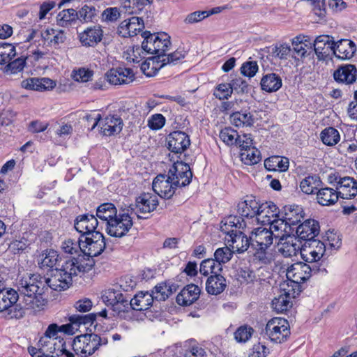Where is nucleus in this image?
<instances>
[{"instance_id": "obj_1", "label": "nucleus", "mask_w": 357, "mask_h": 357, "mask_svg": "<svg viewBox=\"0 0 357 357\" xmlns=\"http://www.w3.org/2000/svg\"><path fill=\"white\" fill-rule=\"evenodd\" d=\"M85 265V267L83 265L77 266L69 259L61 268H56L50 278H45L39 274H32L22 278L17 288L25 307L33 312L41 310L46 304V300L43 296L45 284L55 291L65 290L69 287L73 276L84 273V268L87 269L90 266L87 264Z\"/></svg>"}, {"instance_id": "obj_2", "label": "nucleus", "mask_w": 357, "mask_h": 357, "mask_svg": "<svg viewBox=\"0 0 357 357\" xmlns=\"http://www.w3.org/2000/svg\"><path fill=\"white\" fill-rule=\"evenodd\" d=\"M66 326L63 325L59 328L56 324H50L40 338L38 348H28L30 355L32 357H75L74 354L68 349L63 338L58 335Z\"/></svg>"}, {"instance_id": "obj_3", "label": "nucleus", "mask_w": 357, "mask_h": 357, "mask_svg": "<svg viewBox=\"0 0 357 357\" xmlns=\"http://www.w3.org/2000/svg\"><path fill=\"white\" fill-rule=\"evenodd\" d=\"M105 248V239L100 231H98L90 235L83 236L79 238V248L82 254L70 259L79 266L83 265L85 267L86 264L87 266L90 265L89 268H84V273H87L95 265L93 257L100 255Z\"/></svg>"}, {"instance_id": "obj_4", "label": "nucleus", "mask_w": 357, "mask_h": 357, "mask_svg": "<svg viewBox=\"0 0 357 357\" xmlns=\"http://www.w3.org/2000/svg\"><path fill=\"white\" fill-rule=\"evenodd\" d=\"M25 307L21 294L11 289L0 291V312L8 319L22 318L25 314Z\"/></svg>"}, {"instance_id": "obj_5", "label": "nucleus", "mask_w": 357, "mask_h": 357, "mask_svg": "<svg viewBox=\"0 0 357 357\" xmlns=\"http://www.w3.org/2000/svg\"><path fill=\"white\" fill-rule=\"evenodd\" d=\"M108 339L105 335H99L91 333L78 335L75 337L71 346L77 354L89 356L93 354L101 346L106 345Z\"/></svg>"}, {"instance_id": "obj_6", "label": "nucleus", "mask_w": 357, "mask_h": 357, "mask_svg": "<svg viewBox=\"0 0 357 357\" xmlns=\"http://www.w3.org/2000/svg\"><path fill=\"white\" fill-rule=\"evenodd\" d=\"M144 40L142 49L148 54L160 56L161 59L171 45L170 36L165 33H151L146 31L142 33Z\"/></svg>"}, {"instance_id": "obj_7", "label": "nucleus", "mask_w": 357, "mask_h": 357, "mask_svg": "<svg viewBox=\"0 0 357 357\" xmlns=\"http://www.w3.org/2000/svg\"><path fill=\"white\" fill-rule=\"evenodd\" d=\"M326 271V268H320L317 264L310 265L299 262L292 264L287 270L286 276L288 280L296 286L308 280L312 273Z\"/></svg>"}, {"instance_id": "obj_8", "label": "nucleus", "mask_w": 357, "mask_h": 357, "mask_svg": "<svg viewBox=\"0 0 357 357\" xmlns=\"http://www.w3.org/2000/svg\"><path fill=\"white\" fill-rule=\"evenodd\" d=\"M123 213H119L114 220L109 222L106 227L107 233L114 237L121 238L125 236L133 225L130 215L134 212V208L129 206L124 209Z\"/></svg>"}, {"instance_id": "obj_9", "label": "nucleus", "mask_w": 357, "mask_h": 357, "mask_svg": "<svg viewBox=\"0 0 357 357\" xmlns=\"http://www.w3.org/2000/svg\"><path fill=\"white\" fill-rule=\"evenodd\" d=\"M266 334L275 343H282L287 340L290 335L289 324L285 319L275 317L268 321L266 326Z\"/></svg>"}, {"instance_id": "obj_10", "label": "nucleus", "mask_w": 357, "mask_h": 357, "mask_svg": "<svg viewBox=\"0 0 357 357\" xmlns=\"http://www.w3.org/2000/svg\"><path fill=\"white\" fill-rule=\"evenodd\" d=\"M167 174L177 188L189 185L192 178L189 165L182 161L174 162L169 169Z\"/></svg>"}, {"instance_id": "obj_11", "label": "nucleus", "mask_w": 357, "mask_h": 357, "mask_svg": "<svg viewBox=\"0 0 357 357\" xmlns=\"http://www.w3.org/2000/svg\"><path fill=\"white\" fill-rule=\"evenodd\" d=\"M152 188L158 196L168 199L174 195L177 187L168 174H159L153 179Z\"/></svg>"}, {"instance_id": "obj_12", "label": "nucleus", "mask_w": 357, "mask_h": 357, "mask_svg": "<svg viewBox=\"0 0 357 357\" xmlns=\"http://www.w3.org/2000/svg\"><path fill=\"white\" fill-rule=\"evenodd\" d=\"M261 202L252 196H247L244 201L238 204V213L241 218H252L257 220L259 212L266 208V205H260Z\"/></svg>"}, {"instance_id": "obj_13", "label": "nucleus", "mask_w": 357, "mask_h": 357, "mask_svg": "<svg viewBox=\"0 0 357 357\" xmlns=\"http://www.w3.org/2000/svg\"><path fill=\"white\" fill-rule=\"evenodd\" d=\"M262 225H269L268 230L271 231L273 237L275 239L280 238V241H283L284 237L294 231V228H290L284 216L281 218L278 216L274 219L262 220Z\"/></svg>"}, {"instance_id": "obj_14", "label": "nucleus", "mask_w": 357, "mask_h": 357, "mask_svg": "<svg viewBox=\"0 0 357 357\" xmlns=\"http://www.w3.org/2000/svg\"><path fill=\"white\" fill-rule=\"evenodd\" d=\"M249 238L252 248L261 247V249H268L273 244L274 238L271 231L262 227L252 229Z\"/></svg>"}, {"instance_id": "obj_15", "label": "nucleus", "mask_w": 357, "mask_h": 357, "mask_svg": "<svg viewBox=\"0 0 357 357\" xmlns=\"http://www.w3.org/2000/svg\"><path fill=\"white\" fill-rule=\"evenodd\" d=\"M100 132L104 136H112L120 133L123 127L122 119L117 114H108L99 122Z\"/></svg>"}, {"instance_id": "obj_16", "label": "nucleus", "mask_w": 357, "mask_h": 357, "mask_svg": "<svg viewBox=\"0 0 357 357\" xmlns=\"http://www.w3.org/2000/svg\"><path fill=\"white\" fill-rule=\"evenodd\" d=\"M107 81L113 85L127 84L135 79V74L131 68H112L105 74Z\"/></svg>"}, {"instance_id": "obj_17", "label": "nucleus", "mask_w": 357, "mask_h": 357, "mask_svg": "<svg viewBox=\"0 0 357 357\" xmlns=\"http://www.w3.org/2000/svg\"><path fill=\"white\" fill-rule=\"evenodd\" d=\"M190 145V137L184 132L174 131L167 137V148L174 153H182Z\"/></svg>"}, {"instance_id": "obj_18", "label": "nucleus", "mask_w": 357, "mask_h": 357, "mask_svg": "<svg viewBox=\"0 0 357 357\" xmlns=\"http://www.w3.org/2000/svg\"><path fill=\"white\" fill-rule=\"evenodd\" d=\"M98 226L97 218L94 215L89 213L78 215L74 223L75 229L81 234L80 237L98 231L96 230Z\"/></svg>"}, {"instance_id": "obj_19", "label": "nucleus", "mask_w": 357, "mask_h": 357, "mask_svg": "<svg viewBox=\"0 0 357 357\" xmlns=\"http://www.w3.org/2000/svg\"><path fill=\"white\" fill-rule=\"evenodd\" d=\"M333 38L328 35H321L316 38L312 43L314 50L319 60H325L331 54H333Z\"/></svg>"}, {"instance_id": "obj_20", "label": "nucleus", "mask_w": 357, "mask_h": 357, "mask_svg": "<svg viewBox=\"0 0 357 357\" xmlns=\"http://www.w3.org/2000/svg\"><path fill=\"white\" fill-rule=\"evenodd\" d=\"M158 205L157 195L150 193H143L136 199L134 208V212L138 218L142 217L137 213H147L153 211Z\"/></svg>"}, {"instance_id": "obj_21", "label": "nucleus", "mask_w": 357, "mask_h": 357, "mask_svg": "<svg viewBox=\"0 0 357 357\" xmlns=\"http://www.w3.org/2000/svg\"><path fill=\"white\" fill-rule=\"evenodd\" d=\"M144 28V21L138 17L123 20L118 27V33L122 37H133Z\"/></svg>"}, {"instance_id": "obj_22", "label": "nucleus", "mask_w": 357, "mask_h": 357, "mask_svg": "<svg viewBox=\"0 0 357 357\" xmlns=\"http://www.w3.org/2000/svg\"><path fill=\"white\" fill-rule=\"evenodd\" d=\"M319 233V224L315 220H306L296 228L297 238L305 241H312Z\"/></svg>"}, {"instance_id": "obj_23", "label": "nucleus", "mask_w": 357, "mask_h": 357, "mask_svg": "<svg viewBox=\"0 0 357 357\" xmlns=\"http://www.w3.org/2000/svg\"><path fill=\"white\" fill-rule=\"evenodd\" d=\"M103 301L109 306L111 305L114 311H124L123 307H128V299L119 291L108 289L102 296Z\"/></svg>"}, {"instance_id": "obj_24", "label": "nucleus", "mask_w": 357, "mask_h": 357, "mask_svg": "<svg viewBox=\"0 0 357 357\" xmlns=\"http://www.w3.org/2000/svg\"><path fill=\"white\" fill-rule=\"evenodd\" d=\"M103 31L99 25H95L85 29L79 35V41L83 46L94 47L102 40Z\"/></svg>"}, {"instance_id": "obj_25", "label": "nucleus", "mask_w": 357, "mask_h": 357, "mask_svg": "<svg viewBox=\"0 0 357 357\" xmlns=\"http://www.w3.org/2000/svg\"><path fill=\"white\" fill-rule=\"evenodd\" d=\"M229 247L234 252L243 253L248 250L250 245V238L241 231H231L226 238Z\"/></svg>"}, {"instance_id": "obj_26", "label": "nucleus", "mask_w": 357, "mask_h": 357, "mask_svg": "<svg viewBox=\"0 0 357 357\" xmlns=\"http://www.w3.org/2000/svg\"><path fill=\"white\" fill-rule=\"evenodd\" d=\"M200 288L194 284L185 286L177 295L176 303L183 306H189L195 303L199 297Z\"/></svg>"}, {"instance_id": "obj_27", "label": "nucleus", "mask_w": 357, "mask_h": 357, "mask_svg": "<svg viewBox=\"0 0 357 357\" xmlns=\"http://www.w3.org/2000/svg\"><path fill=\"white\" fill-rule=\"evenodd\" d=\"M333 77L338 83L351 84L356 80L357 69L353 64L342 66L334 71Z\"/></svg>"}, {"instance_id": "obj_28", "label": "nucleus", "mask_w": 357, "mask_h": 357, "mask_svg": "<svg viewBox=\"0 0 357 357\" xmlns=\"http://www.w3.org/2000/svg\"><path fill=\"white\" fill-rule=\"evenodd\" d=\"M356 51L355 43L347 39H342L334 42L333 54L342 60L349 59Z\"/></svg>"}, {"instance_id": "obj_29", "label": "nucleus", "mask_w": 357, "mask_h": 357, "mask_svg": "<svg viewBox=\"0 0 357 357\" xmlns=\"http://www.w3.org/2000/svg\"><path fill=\"white\" fill-rule=\"evenodd\" d=\"M56 86L55 82L47 77H31L22 81L21 86L27 90L43 91L51 90Z\"/></svg>"}, {"instance_id": "obj_30", "label": "nucleus", "mask_w": 357, "mask_h": 357, "mask_svg": "<svg viewBox=\"0 0 357 357\" xmlns=\"http://www.w3.org/2000/svg\"><path fill=\"white\" fill-rule=\"evenodd\" d=\"M279 245L278 250L284 257L295 256L298 252H301V243L291 234L284 237L283 241H280Z\"/></svg>"}, {"instance_id": "obj_31", "label": "nucleus", "mask_w": 357, "mask_h": 357, "mask_svg": "<svg viewBox=\"0 0 357 357\" xmlns=\"http://www.w3.org/2000/svg\"><path fill=\"white\" fill-rule=\"evenodd\" d=\"M339 195L342 199H351L357 194V182L353 178L345 176L337 181Z\"/></svg>"}, {"instance_id": "obj_32", "label": "nucleus", "mask_w": 357, "mask_h": 357, "mask_svg": "<svg viewBox=\"0 0 357 357\" xmlns=\"http://www.w3.org/2000/svg\"><path fill=\"white\" fill-rule=\"evenodd\" d=\"M154 298L149 291L139 292L134 298L128 300V306L134 310H146L149 309L154 301Z\"/></svg>"}, {"instance_id": "obj_33", "label": "nucleus", "mask_w": 357, "mask_h": 357, "mask_svg": "<svg viewBox=\"0 0 357 357\" xmlns=\"http://www.w3.org/2000/svg\"><path fill=\"white\" fill-rule=\"evenodd\" d=\"M227 287L225 278L220 273L211 275L206 282V290L211 295H218L224 291Z\"/></svg>"}, {"instance_id": "obj_34", "label": "nucleus", "mask_w": 357, "mask_h": 357, "mask_svg": "<svg viewBox=\"0 0 357 357\" xmlns=\"http://www.w3.org/2000/svg\"><path fill=\"white\" fill-rule=\"evenodd\" d=\"M260 85L263 91L273 93L278 91L282 87V81L280 75L271 73L262 77Z\"/></svg>"}, {"instance_id": "obj_35", "label": "nucleus", "mask_w": 357, "mask_h": 357, "mask_svg": "<svg viewBox=\"0 0 357 357\" xmlns=\"http://www.w3.org/2000/svg\"><path fill=\"white\" fill-rule=\"evenodd\" d=\"M294 286L292 285V287ZM284 293L280 295L278 298H275L272 301V307L278 312H283L287 311L291 307V303L290 298L294 297V289H284Z\"/></svg>"}, {"instance_id": "obj_36", "label": "nucleus", "mask_w": 357, "mask_h": 357, "mask_svg": "<svg viewBox=\"0 0 357 357\" xmlns=\"http://www.w3.org/2000/svg\"><path fill=\"white\" fill-rule=\"evenodd\" d=\"M294 51L300 56L305 57L308 50H312L310 38L305 35H298L291 40Z\"/></svg>"}, {"instance_id": "obj_37", "label": "nucleus", "mask_w": 357, "mask_h": 357, "mask_svg": "<svg viewBox=\"0 0 357 357\" xmlns=\"http://www.w3.org/2000/svg\"><path fill=\"white\" fill-rule=\"evenodd\" d=\"M316 194L317 202L322 206L334 204L340 197L338 192L328 187L319 188Z\"/></svg>"}, {"instance_id": "obj_38", "label": "nucleus", "mask_w": 357, "mask_h": 357, "mask_svg": "<svg viewBox=\"0 0 357 357\" xmlns=\"http://www.w3.org/2000/svg\"><path fill=\"white\" fill-rule=\"evenodd\" d=\"M165 67V63H162L160 56H154L144 61L141 65V70L147 77L156 75L158 71Z\"/></svg>"}, {"instance_id": "obj_39", "label": "nucleus", "mask_w": 357, "mask_h": 357, "mask_svg": "<svg viewBox=\"0 0 357 357\" xmlns=\"http://www.w3.org/2000/svg\"><path fill=\"white\" fill-rule=\"evenodd\" d=\"M117 215L116 208L113 204L104 203L97 208L96 217L105 222L107 227Z\"/></svg>"}, {"instance_id": "obj_40", "label": "nucleus", "mask_w": 357, "mask_h": 357, "mask_svg": "<svg viewBox=\"0 0 357 357\" xmlns=\"http://www.w3.org/2000/svg\"><path fill=\"white\" fill-rule=\"evenodd\" d=\"M321 184L322 182L319 176L310 175L301 181L300 188L305 194L313 195L317 193Z\"/></svg>"}, {"instance_id": "obj_41", "label": "nucleus", "mask_w": 357, "mask_h": 357, "mask_svg": "<svg viewBox=\"0 0 357 357\" xmlns=\"http://www.w3.org/2000/svg\"><path fill=\"white\" fill-rule=\"evenodd\" d=\"M230 119L233 125L236 127H250L255 123L253 115L248 110L234 112L231 114Z\"/></svg>"}, {"instance_id": "obj_42", "label": "nucleus", "mask_w": 357, "mask_h": 357, "mask_svg": "<svg viewBox=\"0 0 357 357\" xmlns=\"http://www.w3.org/2000/svg\"><path fill=\"white\" fill-rule=\"evenodd\" d=\"M289 160L287 158L273 156L264 161V166L268 170L284 172L288 169Z\"/></svg>"}, {"instance_id": "obj_43", "label": "nucleus", "mask_w": 357, "mask_h": 357, "mask_svg": "<svg viewBox=\"0 0 357 357\" xmlns=\"http://www.w3.org/2000/svg\"><path fill=\"white\" fill-rule=\"evenodd\" d=\"M59 255L54 250H45L43 252L38 259V265L41 268H53L57 263Z\"/></svg>"}, {"instance_id": "obj_44", "label": "nucleus", "mask_w": 357, "mask_h": 357, "mask_svg": "<svg viewBox=\"0 0 357 357\" xmlns=\"http://www.w3.org/2000/svg\"><path fill=\"white\" fill-rule=\"evenodd\" d=\"M301 256L302 259L307 263H311L312 264H317V266H321L319 264V261L321 259L319 255L311 248V246L307 244V242H305L303 245H301Z\"/></svg>"}, {"instance_id": "obj_45", "label": "nucleus", "mask_w": 357, "mask_h": 357, "mask_svg": "<svg viewBox=\"0 0 357 357\" xmlns=\"http://www.w3.org/2000/svg\"><path fill=\"white\" fill-rule=\"evenodd\" d=\"M266 205V208L263 209V211L259 212L260 214L258 215L257 222L262 224V220L266 219H274L279 216V208L272 202H266L261 203L260 205Z\"/></svg>"}, {"instance_id": "obj_46", "label": "nucleus", "mask_w": 357, "mask_h": 357, "mask_svg": "<svg viewBox=\"0 0 357 357\" xmlns=\"http://www.w3.org/2000/svg\"><path fill=\"white\" fill-rule=\"evenodd\" d=\"M321 139L323 143L327 146H333L340 141L339 132L334 128L328 127L321 132Z\"/></svg>"}, {"instance_id": "obj_47", "label": "nucleus", "mask_w": 357, "mask_h": 357, "mask_svg": "<svg viewBox=\"0 0 357 357\" xmlns=\"http://www.w3.org/2000/svg\"><path fill=\"white\" fill-rule=\"evenodd\" d=\"M97 314L90 313L84 315L73 314L69 315L68 320L72 325L79 327L81 324L92 325L96 321Z\"/></svg>"}, {"instance_id": "obj_48", "label": "nucleus", "mask_w": 357, "mask_h": 357, "mask_svg": "<svg viewBox=\"0 0 357 357\" xmlns=\"http://www.w3.org/2000/svg\"><path fill=\"white\" fill-rule=\"evenodd\" d=\"M222 271V266H220L213 259H206L202 261L200 264L199 272L201 274L207 276L211 273L218 274Z\"/></svg>"}, {"instance_id": "obj_49", "label": "nucleus", "mask_w": 357, "mask_h": 357, "mask_svg": "<svg viewBox=\"0 0 357 357\" xmlns=\"http://www.w3.org/2000/svg\"><path fill=\"white\" fill-rule=\"evenodd\" d=\"M16 55L15 47L10 43H0V65L6 63Z\"/></svg>"}, {"instance_id": "obj_50", "label": "nucleus", "mask_w": 357, "mask_h": 357, "mask_svg": "<svg viewBox=\"0 0 357 357\" xmlns=\"http://www.w3.org/2000/svg\"><path fill=\"white\" fill-rule=\"evenodd\" d=\"M172 293V287L162 282L157 284L151 294L156 301H165Z\"/></svg>"}, {"instance_id": "obj_51", "label": "nucleus", "mask_w": 357, "mask_h": 357, "mask_svg": "<svg viewBox=\"0 0 357 357\" xmlns=\"http://www.w3.org/2000/svg\"><path fill=\"white\" fill-rule=\"evenodd\" d=\"M242 161L246 165H255L261 160L259 151L253 147H250L241 153Z\"/></svg>"}, {"instance_id": "obj_52", "label": "nucleus", "mask_w": 357, "mask_h": 357, "mask_svg": "<svg viewBox=\"0 0 357 357\" xmlns=\"http://www.w3.org/2000/svg\"><path fill=\"white\" fill-rule=\"evenodd\" d=\"M234 251L229 246L218 248L214 253V260L221 266L226 264L231 259Z\"/></svg>"}, {"instance_id": "obj_53", "label": "nucleus", "mask_w": 357, "mask_h": 357, "mask_svg": "<svg viewBox=\"0 0 357 357\" xmlns=\"http://www.w3.org/2000/svg\"><path fill=\"white\" fill-rule=\"evenodd\" d=\"M93 76V71L85 68L74 69L71 75L72 78L78 82H87L92 79Z\"/></svg>"}, {"instance_id": "obj_54", "label": "nucleus", "mask_w": 357, "mask_h": 357, "mask_svg": "<svg viewBox=\"0 0 357 357\" xmlns=\"http://www.w3.org/2000/svg\"><path fill=\"white\" fill-rule=\"evenodd\" d=\"M241 218H238L236 216H230L227 218L225 222L222 221V223H223L222 225H221L220 228L222 231L226 233L228 236L231 233V231H234V230L229 231L227 229V226H230L231 227L235 228H243L245 227V223L244 220L242 219L240 220Z\"/></svg>"}, {"instance_id": "obj_55", "label": "nucleus", "mask_w": 357, "mask_h": 357, "mask_svg": "<svg viewBox=\"0 0 357 357\" xmlns=\"http://www.w3.org/2000/svg\"><path fill=\"white\" fill-rule=\"evenodd\" d=\"M238 134L230 127L222 129L220 132V139L228 146L235 145Z\"/></svg>"}, {"instance_id": "obj_56", "label": "nucleus", "mask_w": 357, "mask_h": 357, "mask_svg": "<svg viewBox=\"0 0 357 357\" xmlns=\"http://www.w3.org/2000/svg\"><path fill=\"white\" fill-rule=\"evenodd\" d=\"M185 52L183 50H176L168 55L164 54L161 58L162 63H165V67L167 66H174L185 58Z\"/></svg>"}, {"instance_id": "obj_57", "label": "nucleus", "mask_w": 357, "mask_h": 357, "mask_svg": "<svg viewBox=\"0 0 357 357\" xmlns=\"http://www.w3.org/2000/svg\"><path fill=\"white\" fill-rule=\"evenodd\" d=\"M230 83H222L215 87L213 96L219 100L228 99L232 94Z\"/></svg>"}, {"instance_id": "obj_58", "label": "nucleus", "mask_w": 357, "mask_h": 357, "mask_svg": "<svg viewBox=\"0 0 357 357\" xmlns=\"http://www.w3.org/2000/svg\"><path fill=\"white\" fill-rule=\"evenodd\" d=\"M254 330L248 325L238 328L234 333V338L238 342H246L252 336Z\"/></svg>"}, {"instance_id": "obj_59", "label": "nucleus", "mask_w": 357, "mask_h": 357, "mask_svg": "<svg viewBox=\"0 0 357 357\" xmlns=\"http://www.w3.org/2000/svg\"><path fill=\"white\" fill-rule=\"evenodd\" d=\"M291 47L287 43H280L275 45L272 48V56L280 59H287L291 52Z\"/></svg>"}, {"instance_id": "obj_60", "label": "nucleus", "mask_w": 357, "mask_h": 357, "mask_svg": "<svg viewBox=\"0 0 357 357\" xmlns=\"http://www.w3.org/2000/svg\"><path fill=\"white\" fill-rule=\"evenodd\" d=\"M232 92L234 91L238 94H244L248 93L249 86L247 82L241 77H236L230 82Z\"/></svg>"}, {"instance_id": "obj_61", "label": "nucleus", "mask_w": 357, "mask_h": 357, "mask_svg": "<svg viewBox=\"0 0 357 357\" xmlns=\"http://www.w3.org/2000/svg\"><path fill=\"white\" fill-rule=\"evenodd\" d=\"M8 63L6 66V73L10 72L11 74H15L23 70L26 64V58L21 56Z\"/></svg>"}, {"instance_id": "obj_62", "label": "nucleus", "mask_w": 357, "mask_h": 357, "mask_svg": "<svg viewBox=\"0 0 357 357\" xmlns=\"http://www.w3.org/2000/svg\"><path fill=\"white\" fill-rule=\"evenodd\" d=\"M96 11L95 7L84 5L77 12V19L83 22L91 21L93 17L96 15Z\"/></svg>"}, {"instance_id": "obj_63", "label": "nucleus", "mask_w": 357, "mask_h": 357, "mask_svg": "<svg viewBox=\"0 0 357 357\" xmlns=\"http://www.w3.org/2000/svg\"><path fill=\"white\" fill-rule=\"evenodd\" d=\"M57 19L63 26L64 23L71 22L77 19V11L73 8L63 10L58 14Z\"/></svg>"}, {"instance_id": "obj_64", "label": "nucleus", "mask_w": 357, "mask_h": 357, "mask_svg": "<svg viewBox=\"0 0 357 357\" xmlns=\"http://www.w3.org/2000/svg\"><path fill=\"white\" fill-rule=\"evenodd\" d=\"M301 208L296 210H291L289 213H285L284 218L290 226V228H293L294 226L296 225L301 222L303 217L300 214Z\"/></svg>"}]
</instances>
